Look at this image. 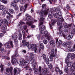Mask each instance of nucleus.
<instances>
[{
    "label": "nucleus",
    "instance_id": "nucleus-1",
    "mask_svg": "<svg viewBox=\"0 0 75 75\" xmlns=\"http://www.w3.org/2000/svg\"><path fill=\"white\" fill-rule=\"evenodd\" d=\"M25 16H26V17L23 19L24 20L27 21H30V22H26V24L27 25L29 26H30V25L33 24L34 22H33V21L32 20V19H31V17L28 14H26Z\"/></svg>",
    "mask_w": 75,
    "mask_h": 75
},
{
    "label": "nucleus",
    "instance_id": "nucleus-2",
    "mask_svg": "<svg viewBox=\"0 0 75 75\" xmlns=\"http://www.w3.org/2000/svg\"><path fill=\"white\" fill-rule=\"evenodd\" d=\"M42 9L44 10L43 11H41L40 13V17H44L45 15H47L48 13V11H49V9H48L47 10V8H46V4H43L42 6Z\"/></svg>",
    "mask_w": 75,
    "mask_h": 75
},
{
    "label": "nucleus",
    "instance_id": "nucleus-3",
    "mask_svg": "<svg viewBox=\"0 0 75 75\" xmlns=\"http://www.w3.org/2000/svg\"><path fill=\"white\" fill-rule=\"evenodd\" d=\"M28 47L29 49L30 48H32V49H33V50L35 52H38L37 50L36 46L35 44H33L32 45L31 44H29L28 45Z\"/></svg>",
    "mask_w": 75,
    "mask_h": 75
},
{
    "label": "nucleus",
    "instance_id": "nucleus-4",
    "mask_svg": "<svg viewBox=\"0 0 75 75\" xmlns=\"http://www.w3.org/2000/svg\"><path fill=\"white\" fill-rule=\"evenodd\" d=\"M57 11V9L55 8H54L51 9V12H49V15H48V17L50 19H52V17H53L52 12H55Z\"/></svg>",
    "mask_w": 75,
    "mask_h": 75
},
{
    "label": "nucleus",
    "instance_id": "nucleus-5",
    "mask_svg": "<svg viewBox=\"0 0 75 75\" xmlns=\"http://www.w3.org/2000/svg\"><path fill=\"white\" fill-rule=\"evenodd\" d=\"M13 67H11L10 68H8L6 69V75H12L13 74Z\"/></svg>",
    "mask_w": 75,
    "mask_h": 75
},
{
    "label": "nucleus",
    "instance_id": "nucleus-6",
    "mask_svg": "<svg viewBox=\"0 0 75 75\" xmlns=\"http://www.w3.org/2000/svg\"><path fill=\"white\" fill-rule=\"evenodd\" d=\"M42 72V71L41 69V66L39 67L38 69L37 68H36L34 70V72L35 74H38V73L41 74Z\"/></svg>",
    "mask_w": 75,
    "mask_h": 75
},
{
    "label": "nucleus",
    "instance_id": "nucleus-7",
    "mask_svg": "<svg viewBox=\"0 0 75 75\" xmlns=\"http://www.w3.org/2000/svg\"><path fill=\"white\" fill-rule=\"evenodd\" d=\"M30 60L32 64V66L33 67V69H34L36 67V64L37 63L34 61V57H31L30 59Z\"/></svg>",
    "mask_w": 75,
    "mask_h": 75
},
{
    "label": "nucleus",
    "instance_id": "nucleus-8",
    "mask_svg": "<svg viewBox=\"0 0 75 75\" xmlns=\"http://www.w3.org/2000/svg\"><path fill=\"white\" fill-rule=\"evenodd\" d=\"M40 32V34H45L44 35V36H45V37H48V36H49V33H48V32L47 30L44 31V30H41Z\"/></svg>",
    "mask_w": 75,
    "mask_h": 75
},
{
    "label": "nucleus",
    "instance_id": "nucleus-9",
    "mask_svg": "<svg viewBox=\"0 0 75 75\" xmlns=\"http://www.w3.org/2000/svg\"><path fill=\"white\" fill-rule=\"evenodd\" d=\"M57 49H55V52L54 49H52L51 51L50 56H52L53 57H55V54H57Z\"/></svg>",
    "mask_w": 75,
    "mask_h": 75
},
{
    "label": "nucleus",
    "instance_id": "nucleus-10",
    "mask_svg": "<svg viewBox=\"0 0 75 75\" xmlns=\"http://www.w3.org/2000/svg\"><path fill=\"white\" fill-rule=\"evenodd\" d=\"M6 48H13V42L12 41H9L6 44Z\"/></svg>",
    "mask_w": 75,
    "mask_h": 75
},
{
    "label": "nucleus",
    "instance_id": "nucleus-11",
    "mask_svg": "<svg viewBox=\"0 0 75 75\" xmlns=\"http://www.w3.org/2000/svg\"><path fill=\"white\" fill-rule=\"evenodd\" d=\"M21 71V70H20V69H19L18 68L16 69L14 68L13 70L14 75H18V74H19Z\"/></svg>",
    "mask_w": 75,
    "mask_h": 75
},
{
    "label": "nucleus",
    "instance_id": "nucleus-12",
    "mask_svg": "<svg viewBox=\"0 0 75 75\" xmlns=\"http://www.w3.org/2000/svg\"><path fill=\"white\" fill-rule=\"evenodd\" d=\"M2 31L3 33H6V25H3L1 27Z\"/></svg>",
    "mask_w": 75,
    "mask_h": 75
},
{
    "label": "nucleus",
    "instance_id": "nucleus-13",
    "mask_svg": "<svg viewBox=\"0 0 75 75\" xmlns=\"http://www.w3.org/2000/svg\"><path fill=\"white\" fill-rule=\"evenodd\" d=\"M71 25H72V24L68 25H65L64 27V28H65V31L66 32H68V29H67V28H68L69 27H71Z\"/></svg>",
    "mask_w": 75,
    "mask_h": 75
},
{
    "label": "nucleus",
    "instance_id": "nucleus-14",
    "mask_svg": "<svg viewBox=\"0 0 75 75\" xmlns=\"http://www.w3.org/2000/svg\"><path fill=\"white\" fill-rule=\"evenodd\" d=\"M29 62V61L28 60V61H27V60L26 61H25L24 60L21 63V65H23V66H24V65H26V64L28 62Z\"/></svg>",
    "mask_w": 75,
    "mask_h": 75
},
{
    "label": "nucleus",
    "instance_id": "nucleus-15",
    "mask_svg": "<svg viewBox=\"0 0 75 75\" xmlns=\"http://www.w3.org/2000/svg\"><path fill=\"white\" fill-rule=\"evenodd\" d=\"M12 60L11 61V62L12 64H16V62H17V60L16 59V58L15 57L12 58Z\"/></svg>",
    "mask_w": 75,
    "mask_h": 75
},
{
    "label": "nucleus",
    "instance_id": "nucleus-16",
    "mask_svg": "<svg viewBox=\"0 0 75 75\" xmlns=\"http://www.w3.org/2000/svg\"><path fill=\"white\" fill-rule=\"evenodd\" d=\"M45 62L47 64V65H48L50 64V59L48 58H46L45 59H44Z\"/></svg>",
    "mask_w": 75,
    "mask_h": 75
},
{
    "label": "nucleus",
    "instance_id": "nucleus-17",
    "mask_svg": "<svg viewBox=\"0 0 75 75\" xmlns=\"http://www.w3.org/2000/svg\"><path fill=\"white\" fill-rule=\"evenodd\" d=\"M22 43L24 44V45L25 46H27V45L29 44V42H26V41L24 40L22 41Z\"/></svg>",
    "mask_w": 75,
    "mask_h": 75
},
{
    "label": "nucleus",
    "instance_id": "nucleus-18",
    "mask_svg": "<svg viewBox=\"0 0 75 75\" xmlns=\"http://www.w3.org/2000/svg\"><path fill=\"white\" fill-rule=\"evenodd\" d=\"M57 24L58 25H59V26H64V24L62 23V22H61V21H58L57 22Z\"/></svg>",
    "mask_w": 75,
    "mask_h": 75
},
{
    "label": "nucleus",
    "instance_id": "nucleus-19",
    "mask_svg": "<svg viewBox=\"0 0 75 75\" xmlns=\"http://www.w3.org/2000/svg\"><path fill=\"white\" fill-rule=\"evenodd\" d=\"M66 38L67 40H71L72 38H71V35H66Z\"/></svg>",
    "mask_w": 75,
    "mask_h": 75
},
{
    "label": "nucleus",
    "instance_id": "nucleus-20",
    "mask_svg": "<svg viewBox=\"0 0 75 75\" xmlns=\"http://www.w3.org/2000/svg\"><path fill=\"white\" fill-rule=\"evenodd\" d=\"M17 57H18V53L16 51L15 52V55L12 56L11 58H16Z\"/></svg>",
    "mask_w": 75,
    "mask_h": 75
},
{
    "label": "nucleus",
    "instance_id": "nucleus-21",
    "mask_svg": "<svg viewBox=\"0 0 75 75\" xmlns=\"http://www.w3.org/2000/svg\"><path fill=\"white\" fill-rule=\"evenodd\" d=\"M18 39L19 40H22V35H21V33H19L18 35Z\"/></svg>",
    "mask_w": 75,
    "mask_h": 75
},
{
    "label": "nucleus",
    "instance_id": "nucleus-22",
    "mask_svg": "<svg viewBox=\"0 0 75 75\" xmlns=\"http://www.w3.org/2000/svg\"><path fill=\"white\" fill-rule=\"evenodd\" d=\"M72 63L71 62H69L67 64V66L68 67H71L72 66Z\"/></svg>",
    "mask_w": 75,
    "mask_h": 75
},
{
    "label": "nucleus",
    "instance_id": "nucleus-23",
    "mask_svg": "<svg viewBox=\"0 0 75 75\" xmlns=\"http://www.w3.org/2000/svg\"><path fill=\"white\" fill-rule=\"evenodd\" d=\"M64 71L66 73H68L69 72V69L67 66H66L64 69Z\"/></svg>",
    "mask_w": 75,
    "mask_h": 75
},
{
    "label": "nucleus",
    "instance_id": "nucleus-24",
    "mask_svg": "<svg viewBox=\"0 0 75 75\" xmlns=\"http://www.w3.org/2000/svg\"><path fill=\"white\" fill-rule=\"evenodd\" d=\"M7 8H5L4 10H3L2 11V14L3 15H4L5 14L6 12V11H7Z\"/></svg>",
    "mask_w": 75,
    "mask_h": 75
},
{
    "label": "nucleus",
    "instance_id": "nucleus-25",
    "mask_svg": "<svg viewBox=\"0 0 75 75\" xmlns=\"http://www.w3.org/2000/svg\"><path fill=\"white\" fill-rule=\"evenodd\" d=\"M25 8L24 6H22L20 8V11H23L24 10L25 11Z\"/></svg>",
    "mask_w": 75,
    "mask_h": 75
},
{
    "label": "nucleus",
    "instance_id": "nucleus-26",
    "mask_svg": "<svg viewBox=\"0 0 75 75\" xmlns=\"http://www.w3.org/2000/svg\"><path fill=\"white\" fill-rule=\"evenodd\" d=\"M62 19H63V18H62V15H59V16L57 19L58 21H61Z\"/></svg>",
    "mask_w": 75,
    "mask_h": 75
},
{
    "label": "nucleus",
    "instance_id": "nucleus-27",
    "mask_svg": "<svg viewBox=\"0 0 75 75\" xmlns=\"http://www.w3.org/2000/svg\"><path fill=\"white\" fill-rule=\"evenodd\" d=\"M12 39H13L14 40H16V39L17 38V35H14L12 36Z\"/></svg>",
    "mask_w": 75,
    "mask_h": 75
},
{
    "label": "nucleus",
    "instance_id": "nucleus-28",
    "mask_svg": "<svg viewBox=\"0 0 75 75\" xmlns=\"http://www.w3.org/2000/svg\"><path fill=\"white\" fill-rule=\"evenodd\" d=\"M11 5L12 6L15 7L16 6V2L15 1L12 2L11 3Z\"/></svg>",
    "mask_w": 75,
    "mask_h": 75
},
{
    "label": "nucleus",
    "instance_id": "nucleus-29",
    "mask_svg": "<svg viewBox=\"0 0 75 75\" xmlns=\"http://www.w3.org/2000/svg\"><path fill=\"white\" fill-rule=\"evenodd\" d=\"M75 34V30H72L71 33V37H73V36H74V35Z\"/></svg>",
    "mask_w": 75,
    "mask_h": 75
},
{
    "label": "nucleus",
    "instance_id": "nucleus-30",
    "mask_svg": "<svg viewBox=\"0 0 75 75\" xmlns=\"http://www.w3.org/2000/svg\"><path fill=\"white\" fill-rule=\"evenodd\" d=\"M71 57V53H69L67 57V58L66 59V60H68V59H69V58H70Z\"/></svg>",
    "mask_w": 75,
    "mask_h": 75
},
{
    "label": "nucleus",
    "instance_id": "nucleus-31",
    "mask_svg": "<svg viewBox=\"0 0 75 75\" xmlns=\"http://www.w3.org/2000/svg\"><path fill=\"white\" fill-rule=\"evenodd\" d=\"M67 45H71L72 44V42L71 41H67Z\"/></svg>",
    "mask_w": 75,
    "mask_h": 75
},
{
    "label": "nucleus",
    "instance_id": "nucleus-32",
    "mask_svg": "<svg viewBox=\"0 0 75 75\" xmlns=\"http://www.w3.org/2000/svg\"><path fill=\"white\" fill-rule=\"evenodd\" d=\"M62 44V42L61 40H59L58 43L57 44L58 46L59 47Z\"/></svg>",
    "mask_w": 75,
    "mask_h": 75
},
{
    "label": "nucleus",
    "instance_id": "nucleus-33",
    "mask_svg": "<svg viewBox=\"0 0 75 75\" xmlns=\"http://www.w3.org/2000/svg\"><path fill=\"white\" fill-rule=\"evenodd\" d=\"M9 11L11 14H13L14 13V10L12 9H9Z\"/></svg>",
    "mask_w": 75,
    "mask_h": 75
},
{
    "label": "nucleus",
    "instance_id": "nucleus-34",
    "mask_svg": "<svg viewBox=\"0 0 75 75\" xmlns=\"http://www.w3.org/2000/svg\"><path fill=\"white\" fill-rule=\"evenodd\" d=\"M40 48L42 50L44 49V46L43 43H41L40 45Z\"/></svg>",
    "mask_w": 75,
    "mask_h": 75
},
{
    "label": "nucleus",
    "instance_id": "nucleus-35",
    "mask_svg": "<svg viewBox=\"0 0 75 75\" xmlns=\"http://www.w3.org/2000/svg\"><path fill=\"white\" fill-rule=\"evenodd\" d=\"M63 46L65 48H66V47H67V45L68 44H67V43H66V42H64L63 43Z\"/></svg>",
    "mask_w": 75,
    "mask_h": 75
},
{
    "label": "nucleus",
    "instance_id": "nucleus-36",
    "mask_svg": "<svg viewBox=\"0 0 75 75\" xmlns=\"http://www.w3.org/2000/svg\"><path fill=\"white\" fill-rule=\"evenodd\" d=\"M1 2H2L4 4H7V2L6 0H0Z\"/></svg>",
    "mask_w": 75,
    "mask_h": 75
},
{
    "label": "nucleus",
    "instance_id": "nucleus-37",
    "mask_svg": "<svg viewBox=\"0 0 75 75\" xmlns=\"http://www.w3.org/2000/svg\"><path fill=\"white\" fill-rule=\"evenodd\" d=\"M59 15L58 13H55L54 15V16L55 18H58Z\"/></svg>",
    "mask_w": 75,
    "mask_h": 75
},
{
    "label": "nucleus",
    "instance_id": "nucleus-38",
    "mask_svg": "<svg viewBox=\"0 0 75 75\" xmlns=\"http://www.w3.org/2000/svg\"><path fill=\"white\" fill-rule=\"evenodd\" d=\"M4 71V68L3 67V65H2L1 66V72H2Z\"/></svg>",
    "mask_w": 75,
    "mask_h": 75
},
{
    "label": "nucleus",
    "instance_id": "nucleus-39",
    "mask_svg": "<svg viewBox=\"0 0 75 75\" xmlns=\"http://www.w3.org/2000/svg\"><path fill=\"white\" fill-rule=\"evenodd\" d=\"M75 67L72 66V67L70 68V71H74L75 70Z\"/></svg>",
    "mask_w": 75,
    "mask_h": 75
},
{
    "label": "nucleus",
    "instance_id": "nucleus-40",
    "mask_svg": "<svg viewBox=\"0 0 75 75\" xmlns=\"http://www.w3.org/2000/svg\"><path fill=\"white\" fill-rule=\"evenodd\" d=\"M4 48L2 47L0 49V53H3V51H4Z\"/></svg>",
    "mask_w": 75,
    "mask_h": 75
},
{
    "label": "nucleus",
    "instance_id": "nucleus-41",
    "mask_svg": "<svg viewBox=\"0 0 75 75\" xmlns=\"http://www.w3.org/2000/svg\"><path fill=\"white\" fill-rule=\"evenodd\" d=\"M4 23V21H3V20H1L0 21V25H4L3 23Z\"/></svg>",
    "mask_w": 75,
    "mask_h": 75
},
{
    "label": "nucleus",
    "instance_id": "nucleus-42",
    "mask_svg": "<svg viewBox=\"0 0 75 75\" xmlns=\"http://www.w3.org/2000/svg\"><path fill=\"white\" fill-rule=\"evenodd\" d=\"M75 57V54L74 53H73L71 54V58L74 59Z\"/></svg>",
    "mask_w": 75,
    "mask_h": 75
},
{
    "label": "nucleus",
    "instance_id": "nucleus-43",
    "mask_svg": "<svg viewBox=\"0 0 75 75\" xmlns=\"http://www.w3.org/2000/svg\"><path fill=\"white\" fill-rule=\"evenodd\" d=\"M55 71L57 72H59V67H57L55 69Z\"/></svg>",
    "mask_w": 75,
    "mask_h": 75
},
{
    "label": "nucleus",
    "instance_id": "nucleus-44",
    "mask_svg": "<svg viewBox=\"0 0 75 75\" xmlns=\"http://www.w3.org/2000/svg\"><path fill=\"white\" fill-rule=\"evenodd\" d=\"M43 42L45 44H47L48 43V41L46 40H44L43 41Z\"/></svg>",
    "mask_w": 75,
    "mask_h": 75
},
{
    "label": "nucleus",
    "instance_id": "nucleus-45",
    "mask_svg": "<svg viewBox=\"0 0 75 75\" xmlns=\"http://www.w3.org/2000/svg\"><path fill=\"white\" fill-rule=\"evenodd\" d=\"M25 2V0H21V4H23Z\"/></svg>",
    "mask_w": 75,
    "mask_h": 75
},
{
    "label": "nucleus",
    "instance_id": "nucleus-46",
    "mask_svg": "<svg viewBox=\"0 0 75 75\" xmlns=\"http://www.w3.org/2000/svg\"><path fill=\"white\" fill-rule=\"evenodd\" d=\"M54 43V41L53 40H51L50 42V44L51 45H52Z\"/></svg>",
    "mask_w": 75,
    "mask_h": 75
},
{
    "label": "nucleus",
    "instance_id": "nucleus-47",
    "mask_svg": "<svg viewBox=\"0 0 75 75\" xmlns=\"http://www.w3.org/2000/svg\"><path fill=\"white\" fill-rule=\"evenodd\" d=\"M4 8V6L1 5L0 6V10H3Z\"/></svg>",
    "mask_w": 75,
    "mask_h": 75
},
{
    "label": "nucleus",
    "instance_id": "nucleus-48",
    "mask_svg": "<svg viewBox=\"0 0 75 75\" xmlns=\"http://www.w3.org/2000/svg\"><path fill=\"white\" fill-rule=\"evenodd\" d=\"M45 28V26L44 25L41 26L40 27V29H43V30H44Z\"/></svg>",
    "mask_w": 75,
    "mask_h": 75
},
{
    "label": "nucleus",
    "instance_id": "nucleus-49",
    "mask_svg": "<svg viewBox=\"0 0 75 75\" xmlns=\"http://www.w3.org/2000/svg\"><path fill=\"white\" fill-rule=\"evenodd\" d=\"M11 23V21H10V20H8L7 21V22L6 24L7 25H8V24H10Z\"/></svg>",
    "mask_w": 75,
    "mask_h": 75
},
{
    "label": "nucleus",
    "instance_id": "nucleus-50",
    "mask_svg": "<svg viewBox=\"0 0 75 75\" xmlns=\"http://www.w3.org/2000/svg\"><path fill=\"white\" fill-rule=\"evenodd\" d=\"M53 57H54L53 56H50V61H53Z\"/></svg>",
    "mask_w": 75,
    "mask_h": 75
},
{
    "label": "nucleus",
    "instance_id": "nucleus-51",
    "mask_svg": "<svg viewBox=\"0 0 75 75\" xmlns=\"http://www.w3.org/2000/svg\"><path fill=\"white\" fill-rule=\"evenodd\" d=\"M71 47L69 45L67 47V50H71Z\"/></svg>",
    "mask_w": 75,
    "mask_h": 75
},
{
    "label": "nucleus",
    "instance_id": "nucleus-52",
    "mask_svg": "<svg viewBox=\"0 0 75 75\" xmlns=\"http://www.w3.org/2000/svg\"><path fill=\"white\" fill-rule=\"evenodd\" d=\"M52 25H54V24L55 23H56V22L55 21V20H52Z\"/></svg>",
    "mask_w": 75,
    "mask_h": 75
},
{
    "label": "nucleus",
    "instance_id": "nucleus-53",
    "mask_svg": "<svg viewBox=\"0 0 75 75\" xmlns=\"http://www.w3.org/2000/svg\"><path fill=\"white\" fill-rule=\"evenodd\" d=\"M43 58L44 59H45L46 58V55L45 54H44L42 55Z\"/></svg>",
    "mask_w": 75,
    "mask_h": 75
},
{
    "label": "nucleus",
    "instance_id": "nucleus-54",
    "mask_svg": "<svg viewBox=\"0 0 75 75\" xmlns=\"http://www.w3.org/2000/svg\"><path fill=\"white\" fill-rule=\"evenodd\" d=\"M14 42L16 44H17L18 43V40L16 39L14 40Z\"/></svg>",
    "mask_w": 75,
    "mask_h": 75
},
{
    "label": "nucleus",
    "instance_id": "nucleus-55",
    "mask_svg": "<svg viewBox=\"0 0 75 75\" xmlns=\"http://www.w3.org/2000/svg\"><path fill=\"white\" fill-rule=\"evenodd\" d=\"M72 71V72L71 73L72 74V75H75V70H73V71Z\"/></svg>",
    "mask_w": 75,
    "mask_h": 75
},
{
    "label": "nucleus",
    "instance_id": "nucleus-56",
    "mask_svg": "<svg viewBox=\"0 0 75 75\" xmlns=\"http://www.w3.org/2000/svg\"><path fill=\"white\" fill-rule=\"evenodd\" d=\"M62 13L61 12L59 11V12L58 14L59 16H62Z\"/></svg>",
    "mask_w": 75,
    "mask_h": 75
},
{
    "label": "nucleus",
    "instance_id": "nucleus-57",
    "mask_svg": "<svg viewBox=\"0 0 75 75\" xmlns=\"http://www.w3.org/2000/svg\"><path fill=\"white\" fill-rule=\"evenodd\" d=\"M44 18H40V21H44Z\"/></svg>",
    "mask_w": 75,
    "mask_h": 75
},
{
    "label": "nucleus",
    "instance_id": "nucleus-58",
    "mask_svg": "<svg viewBox=\"0 0 75 75\" xmlns=\"http://www.w3.org/2000/svg\"><path fill=\"white\" fill-rule=\"evenodd\" d=\"M47 39L48 40H51V37L48 36L47 37Z\"/></svg>",
    "mask_w": 75,
    "mask_h": 75
},
{
    "label": "nucleus",
    "instance_id": "nucleus-59",
    "mask_svg": "<svg viewBox=\"0 0 75 75\" xmlns=\"http://www.w3.org/2000/svg\"><path fill=\"white\" fill-rule=\"evenodd\" d=\"M27 25H25L23 26V29H24L25 30H26V29H27Z\"/></svg>",
    "mask_w": 75,
    "mask_h": 75
},
{
    "label": "nucleus",
    "instance_id": "nucleus-60",
    "mask_svg": "<svg viewBox=\"0 0 75 75\" xmlns=\"http://www.w3.org/2000/svg\"><path fill=\"white\" fill-rule=\"evenodd\" d=\"M26 69V70H29L30 68H29V67L28 66H27L25 67Z\"/></svg>",
    "mask_w": 75,
    "mask_h": 75
},
{
    "label": "nucleus",
    "instance_id": "nucleus-61",
    "mask_svg": "<svg viewBox=\"0 0 75 75\" xmlns=\"http://www.w3.org/2000/svg\"><path fill=\"white\" fill-rule=\"evenodd\" d=\"M13 1L16 3H18L20 1V0H13Z\"/></svg>",
    "mask_w": 75,
    "mask_h": 75
},
{
    "label": "nucleus",
    "instance_id": "nucleus-62",
    "mask_svg": "<svg viewBox=\"0 0 75 75\" xmlns=\"http://www.w3.org/2000/svg\"><path fill=\"white\" fill-rule=\"evenodd\" d=\"M73 51H74L75 50V44H74L73 47Z\"/></svg>",
    "mask_w": 75,
    "mask_h": 75
},
{
    "label": "nucleus",
    "instance_id": "nucleus-63",
    "mask_svg": "<svg viewBox=\"0 0 75 75\" xmlns=\"http://www.w3.org/2000/svg\"><path fill=\"white\" fill-rule=\"evenodd\" d=\"M35 25H33L31 26V28H35Z\"/></svg>",
    "mask_w": 75,
    "mask_h": 75
},
{
    "label": "nucleus",
    "instance_id": "nucleus-64",
    "mask_svg": "<svg viewBox=\"0 0 75 75\" xmlns=\"http://www.w3.org/2000/svg\"><path fill=\"white\" fill-rule=\"evenodd\" d=\"M4 35L2 33H0V37H2Z\"/></svg>",
    "mask_w": 75,
    "mask_h": 75
}]
</instances>
